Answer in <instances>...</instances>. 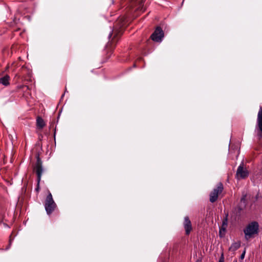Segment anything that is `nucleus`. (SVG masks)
Returning <instances> with one entry per match:
<instances>
[{"mask_svg":"<svg viewBox=\"0 0 262 262\" xmlns=\"http://www.w3.org/2000/svg\"><path fill=\"white\" fill-rule=\"evenodd\" d=\"M10 77L8 75L4 76L0 78V83H2L5 86H7L9 84Z\"/></svg>","mask_w":262,"mask_h":262,"instance_id":"1a4fd4ad","label":"nucleus"},{"mask_svg":"<svg viewBox=\"0 0 262 262\" xmlns=\"http://www.w3.org/2000/svg\"><path fill=\"white\" fill-rule=\"evenodd\" d=\"M196 262H201V259H198Z\"/></svg>","mask_w":262,"mask_h":262,"instance_id":"a211bd4d","label":"nucleus"},{"mask_svg":"<svg viewBox=\"0 0 262 262\" xmlns=\"http://www.w3.org/2000/svg\"><path fill=\"white\" fill-rule=\"evenodd\" d=\"M245 253H246V251H244L242 253V254H241V259H244V257H245Z\"/></svg>","mask_w":262,"mask_h":262,"instance_id":"dca6fc26","label":"nucleus"},{"mask_svg":"<svg viewBox=\"0 0 262 262\" xmlns=\"http://www.w3.org/2000/svg\"><path fill=\"white\" fill-rule=\"evenodd\" d=\"M249 176V171L246 168H244L243 163H242L238 167L236 171V176L237 179H245Z\"/></svg>","mask_w":262,"mask_h":262,"instance_id":"39448f33","label":"nucleus"},{"mask_svg":"<svg viewBox=\"0 0 262 262\" xmlns=\"http://www.w3.org/2000/svg\"><path fill=\"white\" fill-rule=\"evenodd\" d=\"M222 229H223L224 231H225V228H222Z\"/></svg>","mask_w":262,"mask_h":262,"instance_id":"4be33fe9","label":"nucleus"},{"mask_svg":"<svg viewBox=\"0 0 262 262\" xmlns=\"http://www.w3.org/2000/svg\"><path fill=\"white\" fill-rule=\"evenodd\" d=\"M246 205V194L243 195L241 199V206H239V209L241 210L243 208L245 207Z\"/></svg>","mask_w":262,"mask_h":262,"instance_id":"f8f14e48","label":"nucleus"},{"mask_svg":"<svg viewBox=\"0 0 262 262\" xmlns=\"http://www.w3.org/2000/svg\"><path fill=\"white\" fill-rule=\"evenodd\" d=\"M13 21H14V23L15 24H16V23H17V19H16V17H15V18L14 19Z\"/></svg>","mask_w":262,"mask_h":262,"instance_id":"f3484780","label":"nucleus"},{"mask_svg":"<svg viewBox=\"0 0 262 262\" xmlns=\"http://www.w3.org/2000/svg\"><path fill=\"white\" fill-rule=\"evenodd\" d=\"M223 189V185L221 183L218 184L217 186L214 188L210 194L209 200L211 203L215 202L220 193H221Z\"/></svg>","mask_w":262,"mask_h":262,"instance_id":"7ed1b4c3","label":"nucleus"},{"mask_svg":"<svg viewBox=\"0 0 262 262\" xmlns=\"http://www.w3.org/2000/svg\"><path fill=\"white\" fill-rule=\"evenodd\" d=\"M259 225L257 222H252L249 223L244 230L245 237L248 240L254 235L258 234Z\"/></svg>","mask_w":262,"mask_h":262,"instance_id":"f257e3e1","label":"nucleus"},{"mask_svg":"<svg viewBox=\"0 0 262 262\" xmlns=\"http://www.w3.org/2000/svg\"><path fill=\"white\" fill-rule=\"evenodd\" d=\"M38 189H39L38 187L37 188H36V190L37 191H38Z\"/></svg>","mask_w":262,"mask_h":262,"instance_id":"6ab92c4d","label":"nucleus"},{"mask_svg":"<svg viewBox=\"0 0 262 262\" xmlns=\"http://www.w3.org/2000/svg\"><path fill=\"white\" fill-rule=\"evenodd\" d=\"M219 262H224V257L223 253L222 254V255L219 259Z\"/></svg>","mask_w":262,"mask_h":262,"instance_id":"2eb2a0df","label":"nucleus"},{"mask_svg":"<svg viewBox=\"0 0 262 262\" xmlns=\"http://www.w3.org/2000/svg\"><path fill=\"white\" fill-rule=\"evenodd\" d=\"M241 247V242H237L232 243L229 247V250L232 252H234L237 250Z\"/></svg>","mask_w":262,"mask_h":262,"instance_id":"9d476101","label":"nucleus"},{"mask_svg":"<svg viewBox=\"0 0 262 262\" xmlns=\"http://www.w3.org/2000/svg\"><path fill=\"white\" fill-rule=\"evenodd\" d=\"M257 125L260 132L262 133V107L260 106L257 115Z\"/></svg>","mask_w":262,"mask_h":262,"instance_id":"0eeeda50","label":"nucleus"},{"mask_svg":"<svg viewBox=\"0 0 262 262\" xmlns=\"http://www.w3.org/2000/svg\"><path fill=\"white\" fill-rule=\"evenodd\" d=\"M44 205L47 213L48 215L51 214L56 207V204L53 200L52 195L50 192H49L46 197Z\"/></svg>","mask_w":262,"mask_h":262,"instance_id":"f03ea898","label":"nucleus"},{"mask_svg":"<svg viewBox=\"0 0 262 262\" xmlns=\"http://www.w3.org/2000/svg\"><path fill=\"white\" fill-rule=\"evenodd\" d=\"M183 226L185 231L186 234L189 235L192 230V225L190 220L188 216L184 217Z\"/></svg>","mask_w":262,"mask_h":262,"instance_id":"423d86ee","label":"nucleus"},{"mask_svg":"<svg viewBox=\"0 0 262 262\" xmlns=\"http://www.w3.org/2000/svg\"><path fill=\"white\" fill-rule=\"evenodd\" d=\"M121 31V30L118 31V29L117 28V27H116V28L114 29H112L111 32L110 33V34L108 35V38H111L114 33H115L114 37H115V36L117 35V33H120Z\"/></svg>","mask_w":262,"mask_h":262,"instance_id":"ddd939ff","label":"nucleus"},{"mask_svg":"<svg viewBox=\"0 0 262 262\" xmlns=\"http://www.w3.org/2000/svg\"><path fill=\"white\" fill-rule=\"evenodd\" d=\"M164 37V32L162 29L158 27L152 34L151 38L152 40L156 42H161Z\"/></svg>","mask_w":262,"mask_h":262,"instance_id":"20e7f679","label":"nucleus"},{"mask_svg":"<svg viewBox=\"0 0 262 262\" xmlns=\"http://www.w3.org/2000/svg\"><path fill=\"white\" fill-rule=\"evenodd\" d=\"M13 239H12L11 238V236H10V240H9V246L6 248V250H8L10 247V246H11V244L12 242V241H13Z\"/></svg>","mask_w":262,"mask_h":262,"instance_id":"4468645a","label":"nucleus"},{"mask_svg":"<svg viewBox=\"0 0 262 262\" xmlns=\"http://www.w3.org/2000/svg\"><path fill=\"white\" fill-rule=\"evenodd\" d=\"M123 25H122L121 26H120V28L122 27H123Z\"/></svg>","mask_w":262,"mask_h":262,"instance_id":"412c9836","label":"nucleus"},{"mask_svg":"<svg viewBox=\"0 0 262 262\" xmlns=\"http://www.w3.org/2000/svg\"><path fill=\"white\" fill-rule=\"evenodd\" d=\"M42 168L41 165L39 164H38L36 166V174L37 176V181H38V185L39 184V183L41 179V174L42 173Z\"/></svg>","mask_w":262,"mask_h":262,"instance_id":"6e6552de","label":"nucleus"},{"mask_svg":"<svg viewBox=\"0 0 262 262\" xmlns=\"http://www.w3.org/2000/svg\"><path fill=\"white\" fill-rule=\"evenodd\" d=\"M221 230H222V229H220V235L221 234Z\"/></svg>","mask_w":262,"mask_h":262,"instance_id":"aec40b11","label":"nucleus"},{"mask_svg":"<svg viewBox=\"0 0 262 262\" xmlns=\"http://www.w3.org/2000/svg\"><path fill=\"white\" fill-rule=\"evenodd\" d=\"M55 131H56V130H55ZM55 133H56V132H54V135H55Z\"/></svg>","mask_w":262,"mask_h":262,"instance_id":"5701e85b","label":"nucleus"},{"mask_svg":"<svg viewBox=\"0 0 262 262\" xmlns=\"http://www.w3.org/2000/svg\"><path fill=\"white\" fill-rule=\"evenodd\" d=\"M36 124L38 127L39 128H42L45 125V123L44 122L43 120L40 117H37L36 120Z\"/></svg>","mask_w":262,"mask_h":262,"instance_id":"9b49d317","label":"nucleus"}]
</instances>
